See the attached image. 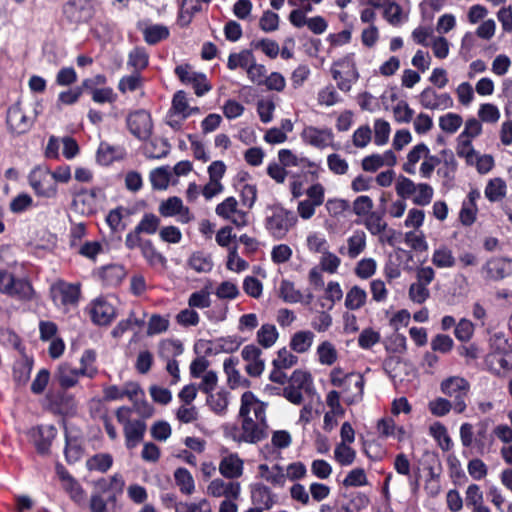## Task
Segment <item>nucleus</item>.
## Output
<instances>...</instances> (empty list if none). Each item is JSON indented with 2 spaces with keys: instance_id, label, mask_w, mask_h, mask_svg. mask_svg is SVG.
I'll list each match as a JSON object with an SVG mask.
<instances>
[{
  "instance_id": "obj_1",
  "label": "nucleus",
  "mask_w": 512,
  "mask_h": 512,
  "mask_svg": "<svg viewBox=\"0 0 512 512\" xmlns=\"http://www.w3.org/2000/svg\"><path fill=\"white\" fill-rule=\"evenodd\" d=\"M125 482L120 474L109 478H100L94 482V491L90 497L91 512H117L118 497L123 494Z\"/></svg>"
},
{
  "instance_id": "obj_2",
  "label": "nucleus",
  "mask_w": 512,
  "mask_h": 512,
  "mask_svg": "<svg viewBox=\"0 0 512 512\" xmlns=\"http://www.w3.org/2000/svg\"><path fill=\"white\" fill-rule=\"evenodd\" d=\"M490 422L488 419L479 421L476 424V431L471 423L465 422L460 426V440L465 448L474 447L477 454L489 453L494 443V436L489 432Z\"/></svg>"
},
{
  "instance_id": "obj_3",
  "label": "nucleus",
  "mask_w": 512,
  "mask_h": 512,
  "mask_svg": "<svg viewBox=\"0 0 512 512\" xmlns=\"http://www.w3.org/2000/svg\"><path fill=\"white\" fill-rule=\"evenodd\" d=\"M267 209L271 211V214L266 216L264 221L266 230L273 239H284L297 223L296 214L280 204L269 205Z\"/></svg>"
},
{
  "instance_id": "obj_4",
  "label": "nucleus",
  "mask_w": 512,
  "mask_h": 512,
  "mask_svg": "<svg viewBox=\"0 0 512 512\" xmlns=\"http://www.w3.org/2000/svg\"><path fill=\"white\" fill-rule=\"evenodd\" d=\"M441 392L452 398L453 410L462 414L467 408L466 400L470 391V383L461 376H449L440 384Z\"/></svg>"
},
{
  "instance_id": "obj_5",
  "label": "nucleus",
  "mask_w": 512,
  "mask_h": 512,
  "mask_svg": "<svg viewBox=\"0 0 512 512\" xmlns=\"http://www.w3.org/2000/svg\"><path fill=\"white\" fill-rule=\"evenodd\" d=\"M332 78L337 82V88L343 92H349L352 83L359 78V73L354 61V54L346 56L334 61L331 67Z\"/></svg>"
},
{
  "instance_id": "obj_6",
  "label": "nucleus",
  "mask_w": 512,
  "mask_h": 512,
  "mask_svg": "<svg viewBox=\"0 0 512 512\" xmlns=\"http://www.w3.org/2000/svg\"><path fill=\"white\" fill-rule=\"evenodd\" d=\"M28 182L38 197L52 199L58 194V186L47 166H35L28 174Z\"/></svg>"
},
{
  "instance_id": "obj_7",
  "label": "nucleus",
  "mask_w": 512,
  "mask_h": 512,
  "mask_svg": "<svg viewBox=\"0 0 512 512\" xmlns=\"http://www.w3.org/2000/svg\"><path fill=\"white\" fill-rule=\"evenodd\" d=\"M95 7L91 0H68L62 6V14L71 25L88 23L95 15Z\"/></svg>"
},
{
  "instance_id": "obj_8",
  "label": "nucleus",
  "mask_w": 512,
  "mask_h": 512,
  "mask_svg": "<svg viewBox=\"0 0 512 512\" xmlns=\"http://www.w3.org/2000/svg\"><path fill=\"white\" fill-rule=\"evenodd\" d=\"M126 127L138 140H149L153 133V121L150 112L145 109L129 112L126 117Z\"/></svg>"
},
{
  "instance_id": "obj_9",
  "label": "nucleus",
  "mask_w": 512,
  "mask_h": 512,
  "mask_svg": "<svg viewBox=\"0 0 512 512\" xmlns=\"http://www.w3.org/2000/svg\"><path fill=\"white\" fill-rule=\"evenodd\" d=\"M45 399L48 410L55 415L66 416L77 408L75 396L68 389H49Z\"/></svg>"
},
{
  "instance_id": "obj_10",
  "label": "nucleus",
  "mask_w": 512,
  "mask_h": 512,
  "mask_svg": "<svg viewBox=\"0 0 512 512\" xmlns=\"http://www.w3.org/2000/svg\"><path fill=\"white\" fill-rule=\"evenodd\" d=\"M34 120L28 117L21 107V102L17 101L10 105L6 113L7 130L13 136L23 135L30 131Z\"/></svg>"
},
{
  "instance_id": "obj_11",
  "label": "nucleus",
  "mask_w": 512,
  "mask_h": 512,
  "mask_svg": "<svg viewBox=\"0 0 512 512\" xmlns=\"http://www.w3.org/2000/svg\"><path fill=\"white\" fill-rule=\"evenodd\" d=\"M237 207L236 198L230 196L216 206L215 212L219 217L230 220L237 228H242L248 225V212Z\"/></svg>"
},
{
  "instance_id": "obj_12",
  "label": "nucleus",
  "mask_w": 512,
  "mask_h": 512,
  "mask_svg": "<svg viewBox=\"0 0 512 512\" xmlns=\"http://www.w3.org/2000/svg\"><path fill=\"white\" fill-rule=\"evenodd\" d=\"M482 274L489 281H500L512 275V259L492 257L482 266Z\"/></svg>"
},
{
  "instance_id": "obj_13",
  "label": "nucleus",
  "mask_w": 512,
  "mask_h": 512,
  "mask_svg": "<svg viewBox=\"0 0 512 512\" xmlns=\"http://www.w3.org/2000/svg\"><path fill=\"white\" fill-rule=\"evenodd\" d=\"M100 188L91 189L82 188L72 201V207L75 212L83 216H91L97 212V197Z\"/></svg>"
},
{
  "instance_id": "obj_14",
  "label": "nucleus",
  "mask_w": 512,
  "mask_h": 512,
  "mask_svg": "<svg viewBox=\"0 0 512 512\" xmlns=\"http://www.w3.org/2000/svg\"><path fill=\"white\" fill-rule=\"evenodd\" d=\"M51 298L54 302L58 299L63 306H76L81 296L79 284L59 281L51 287Z\"/></svg>"
},
{
  "instance_id": "obj_15",
  "label": "nucleus",
  "mask_w": 512,
  "mask_h": 512,
  "mask_svg": "<svg viewBox=\"0 0 512 512\" xmlns=\"http://www.w3.org/2000/svg\"><path fill=\"white\" fill-rule=\"evenodd\" d=\"M89 314L91 321L98 326L110 325L117 316L116 308L102 297L91 303Z\"/></svg>"
},
{
  "instance_id": "obj_16",
  "label": "nucleus",
  "mask_w": 512,
  "mask_h": 512,
  "mask_svg": "<svg viewBox=\"0 0 512 512\" xmlns=\"http://www.w3.org/2000/svg\"><path fill=\"white\" fill-rule=\"evenodd\" d=\"M242 344V339L239 336H227L220 337L215 339L214 341H204L200 340L199 343L196 344L195 349L199 345L207 346L204 350L206 356L216 355L219 353H233L239 349Z\"/></svg>"
},
{
  "instance_id": "obj_17",
  "label": "nucleus",
  "mask_w": 512,
  "mask_h": 512,
  "mask_svg": "<svg viewBox=\"0 0 512 512\" xmlns=\"http://www.w3.org/2000/svg\"><path fill=\"white\" fill-rule=\"evenodd\" d=\"M418 98L421 106L430 110H445L452 108L454 105L449 93L438 94L432 87H426Z\"/></svg>"
},
{
  "instance_id": "obj_18",
  "label": "nucleus",
  "mask_w": 512,
  "mask_h": 512,
  "mask_svg": "<svg viewBox=\"0 0 512 512\" xmlns=\"http://www.w3.org/2000/svg\"><path fill=\"white\" fill-rule=\"evenodd\" d=\"M241 430L243 443L257 444L268 437V425H262L251 417L242 419Z\"/></svg>"
},
{
  "instance_id": "obj_19",
  "label": "nucleus",
  "mask_w": 512,
  "mask_h": 512,
  "mask_svg": "<svg viewBox=\"0 0 512 512\" xmlns=\"http://www.w3.org/2000/svg\"><path fill=\"white\" fill-rule=\"evenodd\" d=\"M56 435L57 429L54 425L38 426L33 434V442L37 453L40 455L48 454Z\"/></svg>"
},
{
  "instance_id": "obj_20",
  "label": "nucleus",
  "mask_w": 512,
  "mask_h": 512,
  "mask_svg": "<svg viewBox=\"0 0 512 512\" xmlns=\"http://www.w3.org/2000/svg\"><path fill=\"white\" fill-rule=\"evenodd\" d=\"M147 425L143 419H134L123 427L127 449H134L144 439Z\"/></svg>"
},
{
  "instance_id": "obj_21",
  "label": "nucleus",
  "mask_w": 512,
  "mask_h": 512,
  "mask_svg": "<svg viewBox=\"0 0 512 512\" xmlns=\"http://www.w3.org/2000/svg\"><path fill=\"white\" fill-rule=\"evenodd\" d=\"M208 493L213 497L224 496L226 499H238L241 486L239 482H225L222 479H214L208 485Z\"/></svg>"
},
{
  "instance_id": "obj_22",
  "label": "nucleus",
  "mask_w": 512,
  "mask_h": 512,
  "mask_svg": "<svg viewBox=\"0 0 512 512\" xmlns=\"http://www.w3.org/2000/svg\"><path fill=\"white\" fill-rule=\"evenodd\" d=\"M127 271L121 264H108L98 270V277L106 287H117L126 277Z\"/></svg>"
},
{
  "instance_id": "obj_23",
  "label": "nucleus",
  "mask_w": 512,
  "mask_h": 512,
  "mask_svg": "<svg viewBox=\"0 0 512 512\" xmlns=\"http://www.w3.org/2000/svg\"><path fill=\"white\" fill-rule=\"evenodd\" d=\"M238 364L239 359L237 357H229L224 361L223 369L227 375L228 386L231 389H236L237 387L249 388L251 381L241 376L239 370L236 368Z\"/></svg>"
},
{
  "instance_id": "obj_24",
  "label": "nucleus",
  "mask_w": 512,
  "mask_h": 512,
  "mask_svg": "<svg viewBox=\"0 0 512 512\" xmlns=\"http://www.w3.org/2000/svg\"><path fill=\"white\" fill-rule=\"evenodd\" d=\"M303 141L317 148H324L328 145V140L333 138L331 129H319L308 126L301 133Z\"/></svg>"
},
{
  "instance_id": "obj_25",
  "label": "nucleus",
  "mask_w": 512,
  "mask_h": 512,
  "mask_svg": "<svg viewBox=\"0 0 512 512\" xmlns=\"http://www.w3.org/2000/svg\"><path fill=\"white\" fill-rule=\"evenodd\" d=\"M53 382L60 388L70 389L78 384L76 368H73L69 363H61L53 375Z\"/></svg>"
},
{
  "instance_id": "obj_26",
  "label": "nucleus",
  "mask_w": 512,
  "mask_h": 512,
  "mask_svg": "<svg viewBox=\"0 0 512 512\" xmlns=\"http://www.w3.org/2000/svg\"><path fill=\"white\" fill-rule=\"evenodd\" d=\"M488 362L496 376L504 377L512 372V351L491 353L488 356Z\"/></svg>"
},
{
  "instance_id": "obj_27",
  "label": "nucleus",
  "mask_w": 512,
  "mask_h": 512,
  "mask_svg": "<svg viewBox=\"0 0 512 512\" xmlns=\"http://www.w3.org/2000/svg\"><path fill=\"white\" fill-rule=\"evenodd\" d=\"M219 472L227 479L239 478L243 473V461L237 454H230L221 459Z\"/></svg>"
},
{
  "instance_id": "obj_28",
  "label": "nucleus",
  "mask_w": 512,
  "mask_h": 512,
  "mask_svg": "<svg viewBox=\"0 0 512 512\" xmlns=\"http://www.w3.org/2000/svg\"><path fill=\"white\" fill-rule=\"evenodd\" d=\"M34 360L28 355L22 356L20 360L15 361L12 369L13 381L18 385H25L31 376Z\"/></svg>"
},
{
  "instance_id": "obj_29",
  "label": "nucleus",
  "mask_w": 512,
  "mask_h": 512,
  "mask_svg": "<svg viewBox=\"0 0 512 512\" xmlns=\"http://www.w3.org/2000/svg\"><path fill=\"white\" fill-rule=\"evenodd\" d=\"M202 11L200 0H182L177 17V24L181 28H187L194 16Z\"/></svg>"
},
{
  "instance_id": "obj_30",
  "label": "nucleus",
  "mask_w": 512,
  "mask_h": 512,
  "mask_svg": "<svg viewBox=\"0 0 512 512\" xmlns=\"http://www.w3.org/2000/svg\"><path fill=\"white\" fill-rule=\"evenodd\" d=\"M364 385L365 379L363 375L360 374V381L359 379H356L355 381L351 380V384L348 385L345 383L343 386L339 387L347 405H352L362 400Z\"/></svg>"
},
{
  "instance_id": "obj_31",
  "label": "nucleus",
  "mask_w": 512,
  "mask_h": 512,
  "mask_svg": "<svg viewBox=\"0 0 512 512\" xmlns=\"http://www.w3.org/2000/svg\"><path fill=\"white\" fill-rule=\"evenodd\" d=\"M440 155L442 157L441 163H443V166L438 168L437 174L447 181L452 182L455 179V174L458 169V163L454 153L450 149H443L440 151Z\"/></svg>"
},
{
  "instance_id": "obj_32",
  "label": "nucleus",
  "mask_w": 512,
  "mask_h": 512,
  "mask_svg": "<svg viewBox=\"0 0 512 512\" xmlns=\"http://www.w3.org/2000/svg\"><path fill=\"white\" fill-rule=\"evenodd\" d=\"M159 212L164 217H171L185 212L188 215L186 221H190L193 218L189 208L184 207L182 200L177 196L169 197L163 201L159 206Z\"/></svg>"
},
{
  "instance_id": "obj_33",
  "label": "nucleus",
  "mask_w": 512,
  "mask_h": 512,
  "mask_svg": "<svg viewBox=\"0 0 512 512\" xmlns=\"http://www.w3.org/2000/svg\"><path fill=\"white\" fill-rule=\"evenodd\" d=\"M129 67L133 68L134 72L141 73L149 66V54L145 47L137 46L132 49L128 54Z\"/></svg>"
},
{
  "instance_id": "obj_34",
  "label": "nucleus",
  "mask_w": 512,
  "mask_h": 512,
  "mask_svg": "<svg viewBox=\"0 0 512 512\" xmlns=\"http://www.w3.org/2000/svg\"><path fill=\"white\" fill-rule=\"evenodd\" d=\"M144 41L148 45H156L161 41L169 38L170 31L167 26L162 24H154L147 26L143 31Z\"/></svg>"
},
{
  "instance_id": "obj_35",
  "label": "nucleus",
  "mask_w": 512,
  "mask_h": 512,
  "mask_svg": "<svg viewBox=\"0 0 512 512\" xmlns=\"http://www.w3.org/2000/svg\"><path fill=\"white\" fill-rule=\"evenodd\" d=\"M198 108H190L185 91H177L172 98V105L169 113L180 114L182 120L188 118L193 112H197Z\"/></svg>"
},
{
  "instance_id": "obj_36",
  "label": "nucleus",
  "mask_w": 512,
  "mask_h": 512,
  "mask_svg": "<svg viewBox=\"0 0 512 512\" xmlns=\"http://www.w3.org/2000/svg\"><path fill=\"white\" fill-rule=\"evenodd\" d=\"M170 152V144L167 139L154 138L149 141L145 148V155L152 159H161Z\"/></svg>"
},
{
  "instance_id": "obj_37",
  "label": "nucleus",
  "mask_w": 512,
  "mask_h": 512,
  "mask_svg": "<svg viewBox=\"0 0 512 512\" xmlns=\"http://www.w3.org/2000/svg\"><path fill=\"white\" fill-rule=\"evenodd\" d=\"M176 485L181 493L191 495L195 490V482L190 471L184 467H179L174 472Z\"/></svg>"
},
{
  "instance_id": "obj_38",
  "label": "nucleus",
  "mask_w": 512,
  "mask_h": 512,
  "mask_svg": "<svg viewBox=\"0 0 512 512\" xmlns=\"http://www.w3.org/2000/svg\"><path fill=\"white\" fill-rule=\"evenodd\" d=\"M141 254L151 267H165L167 264L165 256L156 249V247L154 246L153 242L150 239L145 240V244L144 247H142Z\"/></svg>"
},
{
  "instance_id": "obj_39",
  "label": "nucleus",
  "mask_w": 512,
  "mask_h": 512,
  "mask_svg": "<svg viewBox=\"0 0 512 512\" xmlns=\"http://www.w3.org/2000/svg\"><path fill=\"white\" fill-rule=\"evenodd\" d=\"M485 197L490 202H498L502 200L507 193V186L503 179L494 178L488 181L485 187Z\"/></svg>"
},
{
  "instance_id": "obj_40",
  "label": "nucleus",
  "mask_w": 512,
  "mask_h": 512,
  "mask_svg": "<svg viewBox=\"0 0 512 512\" xmlns=\"http://www.w3.org/2000/svg\"><path fill=\"white\" fill-rule=\"evenodd\" d=\"M113 465V457L109 453H98L86 461V468L89 471L107 472Z\"/></svg>"
},
{
  "instance_id": "obj_41",
  "label": "nucleus",
  "mask_w": 512,
  "mask_h": 512,
  "mask_svg": "<svg viewBox=\"0 0 512 512\" xmlns=\"http://www.w3.org/2000/svg\"><path fill=\"white\" fill-rule=\"evenodd\" d=\"M207 395L208 396L206 402L210 409L217 415H225L229 404V393L227 391L221 390L215 394L210 393Z\"/></svg>"
},
{
  "instance_id": "obj_42",
  "label": "nucleus",
  "mask_w": 512,
  "mask_h": 512,
  "mask_svg": "<svg viewBox=\"0 0 512 512\" xmlns=\"http://www.w3.org/2000/svg\"><path fill=\"white\" fill-rule=\"evenodd\" d=\"M314 334L311 331H298L290 340V347L297 353H305L312 346Z\"/></svg>"
},
{
  "instance_id": "obj_43",
  "label": "nucleus",
  "mask_w": 512,
  "mask_h": 512,
  "mask_svg": "<svg viewBox=\"0 0 512 512\" xmlns=\"http://www.w3.org/2000/svg\"><path fill=\"white\" fill-rule=\"evenodd\" d=\"M254 54L251 50L244 49L239 53H231L228 57L227 68L235 70L238 67L248 69L251 62H254Z\"/></svg>"
},
{
  "instance_id": "obj_44",
  "label": "nucleus",
  "mask_w": 512,
  "mask_h": 512,
  "mask_svg": "<svg viewBox=\"0 0 512 512\" xmlns=\"http://www.w3.org/2000/svg\"><path fill=\"white\" fill-rule=\"evenodd\" d=\"M279 294L282 300L286 303H299L304 299L302 292L295 288V285L292 281L287 279H283L281 281Z\"/></svg>"
},
{
  "instance_id": "obj_45",
  "label": "nucleus",
  "mask_w": 512,
  "mask_h": 512,
  "mask_svg": "<svg viewBox=\"0 0 512 512\" xmlns=\"http://www.w3.org/2000/svg\"><path fill=\"white\" fill-rule=\"evenodd\" d=\"M84 449L79 441L78 438L74 437L71 438L68 435H66V443L64 448V455L65 459L68 464H74L78 462L82 455H83Z\"/></svg>"
},
{
  "instance_id": "obj_46",
  "label": "nucleus",
  "mask_w": 512,
  "mask_h": 512,
  "mask_svg": "<svg viewBox=\"0 0 512 512\" xmlns=\"http://www.w3.org/2000/svg\"><path fill=\"white\" fill-rule=\"evenodd\" d=\"M251 498L253 503L263 504L265 509H270L273 505L271 490L262 483L252 486Z\"/></svg>"
},
{
  "instance_id": "obj_47",
  "label": "nucleus",
  "mask_w": 512,
  "mask_h": 512,
  "mask_svg": "<svg viewBox=\"0 0 512 512\" xmlns=\"http://www.w3.org/2000/svg\"><path fill=\"white\" fill-rule=\"evenodd\" d=\"M456 153L458 157L464 158L468 166L474 165V158L477 156L476 150L473 148L472 139L461 138L459 134L457 138Z\"/></svg>"
},
{
  "instance_id": "obj_48",
  "label": "nucleus",
  "mask_w": 512,
  "mask_h": 512,
  "mask_svg": "<svg viewBox=\"0 0 512 512\" xmlns=\"http://www.w3.org/2000/svg\"><path fill=\"white\" fill-rule=\"evenodd\" d=\"M366 299V291L355 285L346 294L345 307L349 310H358L366 303Z\"/></svg>"
},
{
  "instance_id": "obj_49",
  "label": "nucleus",
  "mask_w": 512,
  "mask_h": 512,
  "mask_svg": "<svg viewBox=\"0 0 512 512\" xmlns=\"http://www.w3.org/2000/svg\"><path fill=\"white\" fill-rule=\"evenodd\" d=\"M430 434L438 442L443 451L451 450L453 442L445 425L440 422H435L430 426Z\"/></svg>"
},
{
  "instance_id": "obj_50",
  "label": "nucleus",
  "mask_w": 512,
  "mask_h": 512,
  "mask_svg": "<svg viewBox=\"0 0 512 512\" xmlns=\"http://www.w3.org/2000/svg\"><path fill=\"white\" fill-rule=\"evenodd\" d=\"M33 294V286L27 279L15 278L11 294H9L10 297L23 301H30L33 298Z\"/></svg>"
},
{
  "instance_id": "obj_51",
  "label": "nucleus",
  "mask_w": 512,
  "mask_h": 512,
  "mask_svg": "<svg viewBox=\"0 0 512 512\" xmlns=\"http://www.w3.org/2000/svg\"><path fill=\"white\" fill-rule=\"evenodd\" d=\"M383 216L384 211L381 213L374 211L366 216L363 224L372 235H379L386 230L387 223L383 220Z\"/></svg>"
},
{
  "instance_id": "obj_52",
  "label": "nucleus",
  "mask_w": 512,
  "mask_h": 512,
  "mask_svg": "<svg viewBox=\"0 0 512 512\" xmlns=\"http://www.w3.org/2000/svg\"><path fill=\"white\" fill-rule=\"evenodd\" d=\"M456 259L452 251L446 247L441 246L434 250L432 255V263L438 268H451L455 265Z\"/></svg>"
},
{
  "instance_id": "obj_53",
  "label": "nucleus",
  "mask_w": 512,
  "mask_h": 512,
  "mask_svg": "<svg viewBox=\"0 0 512 512\" xmlns=\"http://www.w3.org/2000/svg\"><path fill=\"white\" fill-rule=\"evenodd\" d=\"M279 333L273 324H263L257 332V341L264 347L269 348L277 341Z\"/></svg>"
},
{
  "instance_id": "obj_54",
  "label": "nucleus",
  "mask_w": 512,
  "mask_h": 512,
  "mask_svg": "<svg viewBox=\"0 0 512 512\" xmlns=\"http://www.w3.org/2000/svg\"><path fill=\"white\" fill-rule=\"evenodd\" d=\"M348 255L350 258H356L366 247V235L362 230H356L347 240Z\"/></svg>"
},
{
  "instance_id": "obj_55",
  "label": "nucleus",
  "mask_w": 512,
  "mask_h": 512,
  "mask_svg": "<svg viewBox=\"0 0 512 512\" xmlns=\"http://www.w3.org/2000/svg\"><path fill=\"white\" fill-rule=\"evenodd\" d=\"M160 218L153 213H145L140 222L135 226L141 234L153 235L160 226Z\"/></svg>"
},
{
  "instance_id": "obj_56",
  "label": "nucleus",
  "mask_w": 512,
  "mask_h": 512,
  "mask_svg": "<svg viewBox=\"0 0 512 512\" xmlns=\"http://www.w3.org/2000/svg\"><path fill=\"white\" fill-rule=\"evenodd\" d=\"M356 457V452L349 445L339 443L334 450V458L341 466L351 465Z\"/></svg>"
},
{
  "instance_id": "obj_57",
  "label": "nucleus",
  "mask_w": 512,
  "mask_h": 512,
  "mask_svg": "<svg viewBox=\"0 0 512 512\" xmlns=\"http://www.w3.org/2000/svg\"><path fill=\"white\" fill-rule=\"evenodd\" d=\"M142 76L141 73L132 72L131 75L123 76L118 82V90L121 93L134 92L142 87Z\"/></svg>"
},
{
  "instance_id": "obj_58",
  "label": "nucleus",
  "mask_w": 512,
  "mask_h": 512,
  "mask_svg": "<svg viewBox=\"0 0 512 512\" xmlns=\"http://www.w3.org/2000/svg\"><path fill=\"white\" fill-rule=\"evenodd\" d=\"M174 73L183 84H190L191 82L205 79V74L192 71L190 64H181L175 67Z\"/></svg>"
},
{
  "instance_id": "obj_59",
  "label": "nucleus",
  "mask_w": 512,
  "mask_h": 512,
  "mask_svg": "<svg viewBox=\"0 0 512 512\" xmlns=\"http://www.w3.org/2000/svg\"><path fill=\"white\" fill-rule=\"evenodd\" d=\"M188 264L198 273L209 272L213 267L211 259L205 256L202 252L193 253L188 260Z\"/></svg>"
},
{
  "instance_id": "obj_60",
  "label": "nucleus",
  "mask_w": 512,
  "mask_h": 512,
  "mask_svg": "<svg viewBox=\"0 0 512 512\" xmlns=\"http://www.w3.org/2000/svg\"><path fill=\"white\" fill-rule=\"evenodd\" d=\"M246 260L238 256V245L234 244L228 249L227 268L231 271L242 272L248 268Z\"/></svg>"
},
{
  "instance_id": "obj_61",
  "label": "nucleus",
  "mask_w": 512,
  "mask_h": 512,
  "mask_svg": "<svg viewBox=\"0 0 512 512\" xmlns=\"http://www.w3.org/2000/svg\"><path fill=\"white\" fill-rule=\"evenodd\" d=\"M463 119L459 114L447 113L439 118L440 128L447 133H455L462 125Z\"/></svg>"
},
{
  "instance_id": "obj_62",
  "label": "nucleus",
  "mask_w": 512,
  "mask_h": 512,
  "mask_svg": "<svg viewBox=\"0 0 512 512\" xmlns=\"http://www.w3.org/2000/svg\"><path fill=\"white\" fill-rule=\"evenodd\" d=\"M319 362L324 365H332L337 360V351L329 341L322 342L317 348Z\"/></svg>"
},
{
  "instance_id": "obj_63",
  "label": "nucleus",
  "mask_w": 512,
  "mask_h": 512,
  "mask_svg": "<svg viewBox=\"0 0 512 512\" xmlns=\"http://www.w3.org/2000/svg\"><path fill=\"white\" fill-rule=\"evenodd\" d=\"M297 362L298 357L283 347L277 352V358L272 361V365L274 368L278 369H289L296 365Z\"/></svg>"
},
{
  "instance_id": "obj_64",
  "label": "nucleus",
  "mask_w": 512,
  "mask_h": 512,
  "mask_svg": "<svg viewBox=\"0 0 512 512\" xmlns=\"http://www.w3.org/2000/svg\"><path fill=\"white\" fill-rule=\"evenodd\" d=\"M474 324L466 319L462 318L455 326L454 335L460 342H468L474 334Z\"/></svg>"
}]
</instances>
